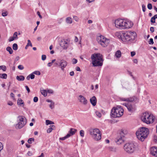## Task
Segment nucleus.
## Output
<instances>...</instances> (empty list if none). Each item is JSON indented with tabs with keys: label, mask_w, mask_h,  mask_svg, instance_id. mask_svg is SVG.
Segmentation results:
<instances>
[{
	"label": "nucleus",
	"mask_w": 157,
	"mask_h": 157,
	"mask_svg": "<svg viewBox=\"0 0 157 157\" xmlns=\"http://www.w3.org/2000/svg\"><path fill=\"white\" fill-rule=\"evenodd\" d=\"M149 132L148 128L143 127L137 130L136 132V135L139 140L143 141L147 137Z\"/></svg>",
	"instance_id": "obj_2"
},
{
	"label": "nucleus",
	"mask_w": 157,
	"mask_h": 157,
	"mask_svg": "<svg viewBox=\"0 0 157 157\" xmlns=\"http://www.w3.org/2000/svg\"><path fill=\"white\" fill-rule=\"evenodd\" d=\"M124 32L122 31L116 32L115 33V35L118 38L121 39L122 40L124 35Z\"/></svg>",
	"instance_id": "obj_15"
},
{
	"label": "nucleus",
	"mask_w": 157,
	"mask_h": 157,
	"mask_svg": "<svg viewBox=\"0 0 157 157\" xmlns=\"http://www.w3.org/2000/svg\"><path fill=\"white\" fill-rule=\"evenodd\" d=\"M50 128L52 129V130H54L55 128V126L54 125H51L50 126Z\"/></svg>",
	"instance_id": "obj_54"
},
{
	"label": "nucleus",
	"mask_w": 157,
	"mask_h": 157,
	"mask_svg": "<svg viewBox=\"0 0 157 157\" xmlns=\"http://www.w3.org/2000/svg\"><path fill=\"white\" fill-rule=\"evenodd\" d=\"M151 21L153 23H155V19L153 17H152L151 20Z\"/></svg>",
	"instance_id": "obj_48"
},
{
	"label": "nucleus",
	"mask_w": 157,
	"mask_h": 157,
	"mask_svg": "<svg viewBox=\"0 0 157 157\" xmlns=\"http://www.w3.org/2000/svg\"><path fill=\"white\" fill-rule=\"evenodd\" d=\"M8 13L6 11L5 12H2V16L3 17H5L7 15H8Z\"/></svg>",
	"instance_id": "obj_44"
},
{
	"label": "nucleus",
	"mask_w": 157,
	"mask_h": 157,
	"mask_svg": "<svg viewBox=\"0 0 157 157\" xmlns=\"http://www.w3.org/2000/svg\"><path fill=\"white\" fill-rule=\"evenodd\" d=\"M3 149V145L1 142H0V152Z\"/></svg>",
	"instance_id": "obj_49"
},
{
	"label": "nucleus",
	"mask_w": 157,
	"mask_h": 157,
	"mask_svg": "<svg viewBox=\"0 0 157 157\" xmlns=\"http://www.w3.org/2000/svg\"><path fill=\"white\" fill-rule=\"evenodd\" d=\"M90 101L93 106H95L97 103V99L96 97L94 96L90 98Z\"/></svg>",
	"instance_id": "obj_17"
},
{
	"label": "nucleus",
	"mask_w": 157,
	"mask_h": 157,
	"mask_svg": "<svg viewBox=\"0 0 157 157\" xmlns=\"http://www.w3.org/2000/svg\"><path fill=\"white\" fill-rule=\"evenodd\" d=\"M16 79L18 81H23L25 79V77L23 75H20L16 76Z\"/></svg>",
	"instance_id": "obj_21"
},
{
	"label": "nucleus",
	"mask_w": 157,
	"mask_h": 157,
	"mask_svg": "<svg viewBox=\"0 0 157 157\" xmlns=\"http://www.w3.org/2000/svg\"><path fill=\"white\" fill-rule=\"evenodd\" d=\"M38 98L37 97H34L33 98V101L35 102H36L38 101Z\"/></svg>",
	"instance_id": "obj_47"
},
{
	"label": "nucleus",
	"mask_w": 157,
	"mask_h": 157,
	"mask_svg": "<svg viewBox=\"0 0 157 157\" xmlns=\"http://www.w3.org/2000/svg\"><path fill=\"white\" fill-rule=\"evenodd\" d=\"M73 19L76 21H78L79 20L78 18L76 16H74Z\"/></svg>",
	"instance_id": "obj_46"
},
{
	"label": "nucleus",
	"mask_w": 157,
	"mask_h": 157,
	"mask_svg": "<svg viewBox=\"0 0 157 157\" xmlns=\"http://www.w3.org/2000/svg\"><path fill=\"white\" fill-rule=\"evenodd\" d=\"M33 74H36V75H39L40 74V72L39 71H35L33 72Z\"/></svg>",
	"instance_id": "obj_42"
},
{
	"label": "nucleus",
	"mask_w": 157,
	"mask_h": 157,
	"mask_svg": "<svg viewBox=\"0 0 157 157\" xmlns=\"http://www.w3.org/2000/svg\"><path fill=\"white\" fill-rule=\"evenodd\" d=\"M95 113L96 115L99 117H101V113L98 111H96Z\"/></svg>",
	"instance_id": "obj_35"
},
{
	"label": "nucleus",
	"mask_w": 157,
	"mask_h": 157,
	"mask_svg": "<svg viewBox=\"0 0 157 157\" xmlns=\"http://www.w3.org/2000/svg\"><path fill=\"white\" fill-rule=\"evenodd\" d=\"M17 103L18 105H22V106H23L24 105V102H23L21 98H19L17 100Z\"/></svg>",
	"instance_id": "obj_22"
},
{
	"label": "nucleus",
	"mask_w": 157,
	"mask_h": 157,
	"mask_svg": "<svg viewBox=\"0 0 157 157\" xmlns=\"http://www.w3.org/2000/svg\"><path fill=\"white\" fill-rule=\"evenodd\" d=\"M135 146L132 143H126L124 146L125 151L128 153H133L135 150Z\"/></svg>",
	"instance_id": "obj_10"
},
{
	"label": "nucleus",
	"mask_w": 157,
	"mask_h": 157,
	"mask_svg": "<svg viewBox=\"0 0 157 157\" xmlns=\"http://www.w3.org/2000/svg\"><path fill=\"white\" fill-rule=\"evenodd\" d=\"M150 30L151 33H153L154 31V27H151L150 28Z\"/></svg>",
	"instance_id": "obj_59"
},
{
	"label": "nucleus",
	"mask_w": 157,
	"mask_h": 157,
	"mask_svg": "<svg viewBox=\"0 0 157 157\" xmlns=\"http://www.w3.org/2000/svg\"><path fill=\"white\" fill-rule=\"evenodd\" d=\"M92 63L94 66L100 67L103 65V57L100 53H94L91 56Z\"/></svg>",
	"instance_id": "obj_3"
},
{
	"label": "nucleus",
	"mask_w": 157,
	"mask_h": 157,
	"mask_svg": "<svg viewBox=\"0 0 157 157\" xmlns=\"http://www.w3.org/2000/svg\"><path fill=\"white\" fill-rule=\"evenodd\" d=\"M70 75L71 76H73L74 75V71H72L70 72Z\"/></svg>",
	"instance_id": "obj_60"
},
{
	"label": "nucleus",
	"mask_w": 157,
	"mask_h": 157,
	"mask_svg": "<svg viewBox=\"0 0 157 157\" xmlns=\"http://www.w3.org/2000/svg\"><path fill=\"white\" fill-rule=\"evenodd\" d=\"M47 93L51 94H53L54 93L53 90L51 89H47Z\"/></svg>",
	"instance_id": "obj_32"
},
{
	"label": "nucleus",
	"mask_w": 157,
	"mask_h": 157,
	"mask_svg": "<svg viewBox=\"0 0 157 157\" xmlns=\"http://www.w3.org/2000/svg\"><path fill=\"white\" fill-rule=\"evenodd\" d=\"M76 131V129L73 128H70L68 133L67 134H69L70 137L71 136L74 135Z\"/></svg>",
	"instance_id": "obj_19"
},
{
	"label": "nucleus",
	"mask_w": 157,
	"mask_h": 157,
	"mask_svg": "<svg viewBox=\"0 0 157 157\" xmlns=\"http://www.w3.org/2000/svg\"><path fill=\"white\" fill-rule=\"evenodd\" d=\"M123 105L127 107L128 110L130 112H133L136 109L135 106L129 103L128 104L124 103Z\"/></svg>",
	"instance_id": "obj_11"
},
{
	"label": "nucleus",
	"mask_w": 157,
	"mask_h": 157,
	"mask_svg": "<svg viewBox=\"0 0 157 157\" xmlns=\"http://www.w3.org/2000/svg\"><path fill=\"white\" fill-rule=\"evenodd\" d=\"M6 50L9 52L10 54H12L13 51L10 47L9 46L7 47L6 48Z\"/></svg>",
	"instance_id": "obj_24"
},
{
	"label": "nucleus",
	"mask_w": 157,
	"mask_h": 157,
	"mask_svg": "<svg viewBox=\"0 0 157 157\" xmlns=\"http://www.w3.org/2000/svg\"><path fill=\"white\" fill-rule=\"evenodd\" d=\"M121 53L120 50L117 51L115 54V56L117 58L119 59L121 57Z\"/></svg>",
	"instance_id": "obj_20"
},
{
	"label": "nucleus",
	"mask_w": 157,
	"mask_h": 157,
	"mask_svg": "<svg viewBox=\"0 0 157 157\" xmlns=\"http://www.w3.org/2000/svg\"><path fill=\"white\" fill-rule=\"evenodd\" d=\"M30 78L31 79H33L35 78V75H34V74H33V73L32 74H30L29 75Z\"/></svg>",
	"instance_id": "obj_38"
},
{
	"label": "nucleus",
	"mask_w": 157,
	"mask_h": 157,
	"mask_svg": "<svg viewBox=\"0 0 157 157\" xmlns=\"http://www.w3.org/2000/svg\"><path fill=\"white\" fill-rule=\"evenodd\" d=\"M78 100L80 103L84 105H86L88 101L87 99L82 95H80L78 96Z\"/></svg>",
	"instance_id": "obj_14"
},
{
	"label": "nucleus",
	"mask_w": 157,
	"mask_h": 157,
	"mask_svg": "<svg viewBox=\"0 0 157 157\" xmlns=\"http://www.w3.org/2000/svg\"><path fill=\"white\" fill-rule=\"evenodd\" d=\"M41 94L43 95L44 97H46L47 96V90H41Z\"/></svg>",
	"instance_id": "obj_25"
},
{
	"label": "nucleus",
	"mask_w": 157,
	"mask_h": 157,
	"mask_svg": "<svg viewBox=\"0 0 157 157\" xmlns=\"http://www.w3.org/2000/svg\"><path fill=\"white\" fill-rule=\"evenodd\" d=\"M66 21L68 23L71 24L72 23V19L71 17H68L67 18Z\"/></svg>",
	"instance_id": "obj_23"
},
{
	"label": "nucleus",
	"mask_w": 157,
	"mask_h": 157,
	"mask_svg": "<svg viewBox=\"0 0 157 157\" xmlns=\"http://www.w3.org/2000/svg\"><path fill=\"white\" fill-rule=\"evenodd\" d=\"M7 77V75L6 74L4 73L3 74H0V78H4L6 79V78Z\"/></svg>",
	"instance_id": "obj_27"
},
{
	"label": "nucleus",
	"mask_w": 157,
	"mask_h": 157,
	"mask_svg": "<svg viewBox=\"0 0 157 157\" xmlns=\"http://www.w3.org/2000/svg\"><path fill=\"white\" fill-rule=\"evenodd\" d=\"M44 154L43 153H41L40 155L39 156H38L37 157H44Z\"/></svg>",
	"instance_id": "obj_64"
},
{
	"label": "nucleus",
	"mask_w": 157,
	"mask_h": 157,
	"mask_svg": "<svg viewBox=\"0 0 157 157\" xmlns=\"http://www.w3.org/2000/svg\"><path fill=\"white\" fill-rule=\"evenodd\" d=\"M37 14L39 16V17L40 18H42V16L41 15H40V12H39V11H38L37 12Z\"/></svg>",
	"instance_id": "obj_57"
},
{
	"label": "nucleus",
	"mask_w": 157,
	"mask_h": 157,
	"mask_svg": "<svg viewBox=\"0 0 157 157\" xmlns=\"http://www.w3.org/2000/svg\"><path fill=\"white\" fill-rule=\"evenodd\" d=\"M151 153L152 155L157 156V147H153L151 149Z\"/></svg>",
	"instance_id": "obj_16"
},
{
	"label": "nucleus",
	"mask_w": 157,
	"mask_h": 157,
	"mask_svg": "<svg viewBox=\"0 0 157 157\" xmlns=\"http://www.w3.org/2000/svg\"><path fill=\"white\" fill-rule=\"evenodd\" d=\"M128 74L130 75H131V76H132L133 78L134 79H135V78H134V77L133 76V75H132V73L130 71H128Z\"/></svg>",
	"instance_id": "obj_58"
},
{
	"label": "nucleus",
	"mask_w": 157,
	"mask_h": 157,
	"mask_svg": "<svg viewBox=\"0 0 157 157\" xmlns=\"http://www.w3.org/2000/svg\"><path fill=\"white\" fill-rule=\"evenodd\" d=\"M46 123L47 125L54 124V122L53 121H50L49 120H46Z\"/></svg>",
	"instance_id": "obj_30"
},
{
	"label": "nucleus",
	"mask_w": 157,
	"mask_h": 157,
	"mask_svg": "<svg viewBox=\"0 0 157 157\" xmlns=\"http://www.w3.org/2000/svg\"><path fill=\"white\" fill-rule=\"evenodd\" d=\"M55 61H56L55 59L52 60V62H51L49 63L48 64V66L49 67L51 66L52 65V63H53Z\"/></svg>",
	"instance_id": "obj_33"
},
{
	"label": "nucleus",
	"mask_w": 157,
	"mask_h": 157,
	"mask_svg": "<svg viewBox=\"0 0 157 157\" xmlns=\"http://www.w3.org/2000/svg\"><path fill=\"white\" fill-rule=\"evenodd\" d=\"M55 64L57 65H58L59 64V66L62 68H65L67 65V62L64 60H61L59 63V62L56 61Z\"/></svg>",
	"instance_id": "obj_13"
},
{
	"label": "nucleus",
	"mask_w": 157,
	"mask_h": 157,
	"mask_svg": "<svg viewBox=\"0 0 157 157\" xmlns=\"http://www.w3.org/2000/svg\"><path fill=\"white\" fill-rule=\"evenodd\" d=\"M17 123L16 124V129H20L22 128L26 124V119L23 116H19L17 118Z\"/></svg>",
	"instance_id": "obj_9"
},
{
	"label": "nucleus",
	"mask_w": 157,
	"mask_h": 157,
	"mask_svg": "<svg viewBox=\"0 0 157 157\" xmlns=\"http://www.w3.org/2000/svg\"><path fill=\"white\" fill-rule=\"evenodd\" d=\"M54 103L53 102H52L51 103V104L49 105V107L52 109L54 108Z\"/></svg>",
	"instance_id": "obj_36"
},
{
	"label": "nucleus",
	"mask_w": 157,
	"mask_h": 157,
	"mask_svg": "<svg viewBox=\"0 0 157 157\" xmlns=\"http://www.w3.org/2000/svg\"><path fill=\"white\" fill-rule=\"evenodd\" d=\"M124 111L123 108L120 106L113 107L111 110V116L114 118L120 117L123 115Z\"/></svg>",
	"instance_id": "obj_7"
},
{
	"label": "nucleus",
	"mask_w": 157,
	"mask_h": 157,
	"mask_svg": "<svg viewBox=\"0 0 157 157\" xmlns=\"http://www.w3.org/2000/svg\"><path fill=\"white\" fill-rule=\"evenodd\" d=\"M142 10L143 12H144L145 11L146 8L145 6L143 4L142 5Z\"/></svg>",
	"instance_id": "obj_52"
},
{
	"label": "nucleus",
	"mask_w": 157,
	"mask_h": 157,
	"mask_svg": "<svg viewBox=\"0 0 157 157\" xmlns=\"http://www.w3.org/2000/svg\"><path fill=\"white\" fill-rule=\"evenodd\" d=\"M46 56L45 55H43L42 56L41 58H42V59L43 60H45L46 59Z\"/></svg>",
	"instance_id": "obj_45"
},
{
	"label": "nucleus",
	"mask_w": 157,
	"mask_h": 157,
	"mask_svg": "<svg viewBox=\"0 0 157 157\" xmlns=\"http://www.w3.org/2000/svg\"><path fill=\"white\" fill-rule=\"evenodd\" d=\"M13 37L15 40L17 39L18 38L17 33V32H15L13 34Z\"/></svg>",
	"instance_id": "obj_31"
},
{
	"label": "nucleus",
	"mask_w": 157,
	"mask_h": 157,
	"mask_svg": "<svg viewBox=\"0 0 157 157\" xmlns=\"http://www.w3.org/2000/svg\"><path fill=\"white\" fill-rule=\"evenodd\" d=\"M27 46H30L31 47L32 46V44L31 43L30 40H28V43L27 44Z\"/></svg>",
	"instance_id": "obj_37"
},
{
	"label": "nucleus",
	"mask_w": 157,
	"mask_h": 157,
	"mask_svg": "<svg viewBox=\"0 0 157 157\" xmlns=\"http://www.w3.org/2000/svg\"><path fill=\"white\" fill-rule=\"evenodd\" d=\"M25 88L26 89L28 93H29L30 92V90L28 86H25Z\"/></svg>",
	"instance_id": "obj_51"
},
{
	"label": "nucleus",
	"mask_w": 157,
	"mask_h": 157,
	"mask_svg": "<svg viewBox=\"0 0 157 157\" xmlns=\"http://www.w3.org/2000/svg\"><path fill=\"white\" fill-rule=\"evenodd\" d=\"M115 24L117 28L121 30L128 29L133 25V23L131 21L121 19L115 20Z\"/></svg>",
	"instance_id": "obj_1"
},
{
	"label": "nucleus",
	"mask_w": 157,
	"mask_h": 157,
	"mask_svg": "<svg viewBox=\"0 0 157 157\" xmlns=\"http://www.w3.org/2000/svg\"><path fill=\"white\" fill-rule=\"evenodd\" d=\"M136 98V97L135 96H133L132 97L127 98L120 97L119 99L121 101H122L133 102L135 101V100Z\"/></svg>",
	"instance_id": "obj_12"
},
{
	"label": "nucleus",
	"mask_w": 157,
	"mask_h": 157,
	"mask_svg": "<svg viewBox=\"0 0 157 157\" xmlns=\"http://www.w3.org/2000/svg\"><path fill=\"white\" fill-rule=\"evenodd\" d=\"M13 104V103L11 101H9L8 103V105H12Z\"/></svg>",
	"instance_id": "obj_62"
},
{
	"label": "nucleus",
	"mask_w": 157,
	"mask_h": 157,
	"mask_svg": "<svg viewBox=\"0 0 157 157\" xmlns=\"http://www.w3.org/2000/svg\"><path fill=\"white\" fill-rule=\"evenodd\" d=\"M77 62V60L75 58H73L72 59V63L73 64L76 63Z\"/></svg>",
	"instance_id": "obj_43"
},
{
	"label": "nucleus",
	"mask_w": 157,
	"mask_h": 157,
	"mask_svg": "<svg viewBox=\"0 0 157 157\" xmlns=\"http://www.w3.org/2000/svg\"><path fill=\"white\" fill-rule=\"evenodd\" d=\"M149 44H152L154 43L153 39L152 38H150L148 41Z\"/></svg>",
	"instance_id": "obj_41"
},
{
	"label": "nucleus",
	"mask_w": 157,
	"mask_h": 157,
	"mask_svg": "<svg viewBox=\"0 0 157 157\" xmlns=\"http://www.w3.org/2000/svg\"><path fill=\"white\" fill-rule=\"evenodd\" d=\"M14 40H15L13 38V36L12 37H10L9 38V41H10V42H11V41H13Z\"/></svg>",
	"instance_id": "obj_55"
},
{
	"label": "nucleus",
	"mask_w": 157,
	"mask_h": 157,
	"mask_svg": "<svg viewBox=\"0 0 157 157\" xmlns=\"http://www.w3.org/2000/svg\"><path fill=\"white\" fill-rule=\"evenodd\" d=\"M109 149L110 151L116 152L117 151V149L116 148L112 147H109Z\"/></svg>",
	"instance_id": "obj_26"
},
{
	"label": "nucleus",
	"mask_w": 157,
	"mask_h": 157,
	"mask_svg": "<svg viewBox=\"0 0 157 157\" xmlns=\"http://www.w3.org/2000/svg\"><path fill=\"white\" fill-rule=\"evenodd\" d=\"M155 118V117L153 114L147 112L143 113L141 117L142 121L147 124L152 123Z\"/></svg>",
	"instance_id": "obj_4"
},
{
	"label": "nucleus",
	"mask_w": 157,
	"mask_h": 157,
	"mask_svg": "<svg viewBox=\"0 0 157 157\" xmlns=\"http://www.w3.org/2000/svg\"><path fill=\"white\" fill-rule=\"evenodd\" d=\"M10 96L13 99H14V95L13 93H11L10 94Z\"/></svg>",
	"instance_id": "obj_53"
},
{
	"label": "nucleus",
	"mask_w": 157,
	"mask_h": 157,
	"mask_svg": "<svg viewBox=\"0 0 157 157\" xmlns=\"http://www.w3.org/2000/svg\"><path fill=\"white\" fill-rule=\"evenodd\" d=\"M18 69H23L24 67L22 65H19L18 67Z\"/></svg>",
	"instance_id": "obj_61"
},
{
	"label": "nucleus",
	"mask_w": 157,
	"mask_h": 157,
	"mask_svg": "<svg viewBox=\"0 0 157 157\" xmlns=\"http://www.w3.org/2000/svg\"><path fill=\"white\" fill-rule=\"evenodd\" d=\"M88 131L91 137L95 140H98L101 139V133L98 129L90 128Z\"/></svg>",
	"instance_id": "obj_6"
},
{
	"label": "nucleus",
	"mask_w": 157,
	"mask_h": 157,
	"mask_svg": "<svg viewBox=\"0 0 157 157\" xmlns=\"http://www.w3.org/2000/svg\"><path fill=\"white\" fill-rule=\"evenodd\" d=\"M13 49L14 50H16L17 49L18 46L17 44L14 43L13 45Z\"/></svg>",
	"instance_id": "obj_29"
},
{
	"label": "nucleus",
	"mask_w": 157,
	"mask_h": 157,
	"mask_svg": "<svg viewBox=\"0 0 157 157\" xmlns=\"http://www.w3.org/2000/svg\"><path fill=\"white\" fill-rule=\"evenodd\" d=\"M133 62L135 63H138V60L136 59H135L133 60Z\"/></svg>",
	"instance_id": "obj_63"
},
{
	"label": "nucleus",
	"mask_w": 157,
	"mask_h": 157,
	"mask_svg": "<svg viewBox=\"0 0 157 157\" xmlns=\"http://www.w3.org/2000/svg\"><path fill=\"white\" fill-rule=\"evenodd\" d=\"M52 131V129L49 128H48L47 130V132L48 133H49L51 132Z\"/></svg>",
	"instance_id": "obj_56"
},
{
	"label": "nucleus",
	"mask_w": 157,
	"mask_h": 157,
	"mask_svg": "<svg viewBox=\"0 0 157 157\" xmlns=\"http://www.w3.org/2000/svg\"><path fill=\"white\" fill-rule=\"evenodd\" d=\"M97 41L98 43L103 48H105L108 46L110 42L109 39L102 35L98 36L97 38Z\"/></svg>",
	"instance_id": "obj_8"
},
{
	"label": "nucleus",
	"mask_w": 157,
	"mask_h": 157,
	"mask_svg": "<svg viewBox=\"0 0 157 157\" xmlns=\"http://www.w3.org/2000/svg\"><path fill=\"white\" fill-rule=\"evenodd\" d=\"M34 139L33 138H30L29 139L28 142L29 144H30L32 143V141H34Z\"/></svg>",
	"instance_id": "obj_39"
},
{
	"label": "nucleus",
	"mask_w": 157,
	"mask_h": 157,
	"mask_svg": "<svg viewBox=\"0 0 157 157\" xmlns=\"http://www.w3.org/2000/svg\"><path fill=\"white\" fill-rule=\"evenodd\" d=\"M136 33L135 32L130 31L124 32L122 41L125 42H132L136 37Z\"/></svg>",
	"instance_id": "obj_5"
},
{
	"label": "nucleus",
	"mask_w": 157,
	"mask_h": 157,
	"mask_svg": "<svg viewBox=\"0 0 157 157\" xmlns=\"http://www.w3.org/2000/svg\"><path fill=\"white\" fill-rule=\"evenodd\" d=\"M69 137L70 135H69V134H67L64 137L60 138V140H63Z\"/></svg>",
	"instance_id": "obj_28"
},
{
	"label": "nucleus",
	"mask_w": 157,
	"mask_h": 157,
	"mask_svg": "<svg viewBox=\"0 0 157 157\" xmlns=\"http://www.w3.org/2000/svg\"><path fill=\"white\" fill-rule=\"evenodd\" d=\"M147 8L149 10H151L152 8V5L151 3H149L147 5Z\"/></svg>",
	"instance_id": "obj_40"
},
{
	"label": "nucleus",
	"mask_w": 157,
	"mask_h": 157,
	"mask_svg": "<svg viewBox=\"0 0 157 157\" xmlns=\"http://www.w3.org/2000/svg\"><path fill=\"white\" fill-rule=\"evenodd\" d=\"M131 56L133 57L136 55V52L134 51L131 52Z\"/></svg>",
	"instance_id": "obj_50"
},
{
	"label": "nucleus",
	"mask_w": 157,
	"mask_h": 157,
	"mask_svg": "<svg viewBox=\"0 0 157 157\" xmlns=\"http://www.w3.org/2000/svg\"><path fill=\"white\" fill-rule=\"evenodd\" d=\"M80 134L81 136L83 137L84 136V131L83 130H81L80 131Z\"/></svg>",
	"instance_id": "obj_34"
},
{
	"label": "nucleus",
	"mask_w": 157,
	"mask_h": 157,
	"mask_svg": "<svg viewBox=\"0 0 157 157\" xmlns=\"http://www.w3.org/2000/svg\"><path fill=\"white\" fill-rule=\"evenodd\" d=\"M60 46L63 48L66 49L68 47V44L65 41H63L61 42Z\"/></svg>",
	"instance_id": "obj_18"
}]
</instances>
